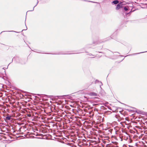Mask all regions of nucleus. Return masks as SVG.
Instances as JSON below:
<instances>
[{"mask_svg":"<svg viewBox=\"0 0 147 147\" xmlns=\"http://www.w3.org/2000/svg\"><path fill=\"white\" fill-rule=\"evenodd\" d=\"M11 32H15V31H11Z\"/></svg>","mask_w":147,"mask_h":147,"instance_id":"obj_5","label":"nucleus"},{"mask_svg":"<svg viewBox=\"0 0 147 147\" xmlns=\"http://www.w3.org/2000/svg\"><path fill=\"white\" fill-rule=\"evenodd\" d=\"M122 7V5L121 3H119L117 5V7H116V9L117 10H118L119 9L121 8Z\"/></svg>","mask_w":147,"mask_h":147,"instance_id":"obj_1","label":"nucleus"},{"mask_svg":"<svg viewBox=\"0 0 147 147\" xmlns=\"http://www.w3.org/2000/svg\"><path fill=\"white\" fill-rule=\"evenodd\" d=\"M119 1L118 0H115L112 2V3H113L114 4H118L119 3Z\"/></svg>","mask_w":147,"mask_h":147,"instance_id":"obj_2","label":"nucleus"},{"mask_svg":"<svg viewBox=\"0 0 147 147\" xmlns=\"http://www.w3.org/2000/svg\"><path fill=\"white\" fill-rule=\"evenodd\" d=\"M124 9L126 11H127L128 10V8L125 7H124Z\"/></svg>","mask_w":147,"mask_h":147,"instance_id":"obj_4","label":"nucleus"},{"mask_svg":"<svg viewBox=\"0 0 147 147\" xmlns=\"http://www.w3.org/2000/svg\"><path fill=\"white\" fill-rule=\"evenodd\" d=\"M38 3V2H37V4Z\"/></svg>","mask_w":147,"mask_h":147,"instance_id":"obj_7","label":"nucleus"},{"mask_svg":"<svg viewBox=\"0 0 147 147\" xmlns=\"http://www.w3.org/2000/svg\"><path fill=\"white\" fill-rule=\"evenodd\" d=\"M34 7L33 8V10H32L31 11H32V10H34Z\"/></svg>","mask_w":147,"mask_h":147,"instance_id":"obj_6","label":"nucleus"},{"mask_svg":"<svg viewBox=\"0 0 147 147\" xmlns=\"http://www.w3.org/2000/svg\"><path fill=\"white\" fill-rule=\"evenodd\" d=\"M11 117L10 116H7L6 117V119L8 120H10L11 119Z\"/></svg>","mask_w":147,"mask_h":147,"instance_id":"obj_3","label":"nucleus"}]
</instances>
